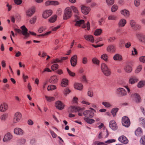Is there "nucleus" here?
Instances as JSON below:
<instances>
[{"mask_svg":"<svg viewBox=\"0 0 145 145\" xmlns=\"http://www.w3.org/2000/svg\"><path fill=\"white\" fill-rule=\"evenodd\" d=\"M71 10L70 8L68 7L65 10L64 14L63 15V19L66 20L70 18L71 16Z\"/></svg>","mask_w":145,"mask_h":145,"instance_id":"5","label":"nucleus"},{"mask_svg":"<svg viewBox=\"0 0 145 145\" xmlns=\"http://www.w3.org/2000/svg\"><path fill=\"white\" fill-rule=\"evenodd\" d=\"M136 36L140 42L145 44V35L142 34L138 33L136 34Z\"/></svg>","mask_w":145,"mask_h":145,"instance_id":"16","label":"nucleus"},{"mask_svg":"<svg viewBox=\"0 0 145 145\" xmlns=\"http://www.w3.org/2000/svg\"><path fill=\"white\" fill-rule=\"evenodd\" d=\"M81 80L83 82L86 83L87 82L86 78L84 75H83L82 76L81 78Z\"/></svg>","mask_w":145,"mask_h":145,"instance_id":"62","label":"nucleus"},{"mask_svg":"<svg viewBox=\"0 0 145 145\" xmlns=\"http://www.w3.org/2000/svg\"><path fill=\"white\" fill-rule=\"evenodd\" d=\"M84 119L86 122L89 124H91L95 121V120L93 119H89L87 118H85Z\"/></svg>","mask_w":145,"mask_h":145,"instance_id":"39","label":"nucleus"},{"mask_svg":"<svg viewBox=\"0 0 145 145\" xmlns=\"http://www.w3.org/2000/svg\"><path fill=\"white\" fill-rule=\"evenodd\" d=\"M115 47L113 45H109L106 48V51L108 52H115Z\"/></svg>","mask_w":145,"mask_h":145,"instance_id":"23","label":"nucleus"},{"mask_svg":"<svg viewBox=\"0 0 145 145\" xmlns=\"http://www.w3.org/2000/svg\"><path fill=\"white\" fill-rule=\"evenodd\" d=\"M102 32V30L101 29H97L94 32V35L95 36L100 35Z\"/></svg>","mask_w":145,"mask_h":145,"instance_id":"40","label":"nucleus"},{"mask_svg":"<svg viewBox=\"0 0 145 145\" xmlns=\"http://www.w3.org/2000/svg\"><path fill=\"white\" fill-rule=\"evenodd\" d=\"M58 81V77L56 75H54L51 76L49 80L50 82L52 84H55Z\"/></svg>","mask_w":145,"mask_h":145,"instance_id":"20","label":"nucleus"},{"mask_svg":"<svg viewBox=\"0 0 145 145\" xmlns=\"http://www.w3.org/2000/svg\"><path fill=\"white\" fill-rule=\"evenodd\" d=\"M67 71L69 74L72 76H74L75 75V73L71 71L68 69H67Z\"/></svg>","mask_w":145,"mask_h":145,"instance_id":"56","label":"nucleus"},{"mask_svg":"<svg viewBox=\"0 0 145 145\" xmlns=\"http://www.w3.org/2000/svg\"><path fill=\"white\" fill-rule=\"evenodd\" d=\"M145 85V81L141 80L137 84V87L138 88H141Z\"/></svg>","mask_w":145,"mask_h":145,"instance_id":"37","label":"nucleus"},{"mask_svg":"<svg viewBox=\"0 0 145 145\" xmlns=\"http://www.w3.org/2000/svg\"><path fill=\"white\" fill-rule=\"evenodd\" d=\"M55 106L57 108L60 110L63 109L65 106L63 103L60 101H57L56 102Z\"/></svg>","mask_w":145,"mask_h":145,"instance_id":"18","label":"nucleus"},{"mask_svg":"<svg viewBox=\"0 0 145 145\" xmlns=\"http://www.w3.org/2000/svg\"><path fill=\"white\" fill-rule=\"evenodd\" d=\"M14 132L16 135H23L24 134V130L20 128L16 127L14 129Z\"/></svg>","mask_w":145,"mask_h":145,"instance_id":"10","label":"nucleus"},{"mask_svg":"<svg viewBox=\"0 0 145 145\" xmlns=\"http://www.w3.org/2000/svg\"><path fill=\"white\" fill-rule=\"evenodd\" d=\"M118 140L120 142L124 144H127L128 142L127 138L124 135L118 138Z\"/></svg>","mask_w":145,"mask_h":145,"instance_id":"19","label":"nucleus"},{"mask_svg":"<svg viewBox=\"0 0 145 145\" xmlns=\"http://www.w3.org/2000/svg\"><path fill=\"white\" fill-rule=\"evenodd\" d=\"M139 123L140 125L142 127L145 128V118H141L139 119Z\"/></svg>","mask_w":145,"mask_h":145,"instance_id":"32","label":"nucleus"},{"mask_svg":"<svg viewBox=\"0 0 145 145\" xmlns=\"http://www.w3.org/2000/svg\"><path fill=\"white\" fill-rule=\"evenodd\" d=\"M7 109V105L6 103L1 104L0 105V111L2 112L5 111Z\"/></svg>","mask_w":145,"mask_h":145,"instance_id":"25","label":"nucleus"},{"mask_svg":"<svg viewBox=\"0 0 145 145\" xmlns=\"http://www.w3.org/2000/svg\"><path fill=\"white\" fill-rule=\"evenodd\" d=\"M52 14V11L51 10H46L44 11L42 16L44 18H47L50 16Z\"/></svg>","mask_w":145,"mask_h":145,"instance_id":"12","label":"nucleus"},{"mask_svg":"<svg viewBox=\"0 0 145 145\" xmlns=\"http://www.w3.org/2000/svg\"><path fill=\"white\" fill-rule=\"evenodd\" d=\"M109 127L113 130H115L117 129V126L115 121L114 120L111 121L109 124Z\"/></svg>","mask_w":145,"mask_h":145,"instance_id":"17","label":"nucleus"},{"mask_svg":"<svg viewBox=\"0 0 145 145\" xmlns=\"http://www.w3.org/2000/svg\"><path fill=\"white\" fill-rule=\"evenodd\" d=\"M26 142V140L24 138H21L18 140V143L20 145L24 144Z\"/></svg>","mask_w":145,"mask_h":145,"instance_id":"44","label":"nucleus"},{"mask_svg":"<svg viewBox=\"0 0 145 145\" xmlns=\"http://www.w3.org/2000/svg\"><path fill=\"white\" fill-rule=\"evenodd\" d=\"M45 97L46 100L49 102L53 101L55 99L54 98V97H50L45 96Z\"/></svg>","mask_w":145,"mask_h":145,"instance_id":"50","label":"nucleus"},{"mask_svg":"<svg viewBox=\"0 0 145 145\" xmlns=\"http://www.w3.org/2000/svg\"><path fill=\"white\" fill-rule=\"evenodd\" d=\"M101 69L102 72L106 76H108L110 75L111 72L110 69L105 64L103 63L101 64Z\"/></svg>","mask_w":145,"mask_h":145,"instance_id":"3","label":"nucleus"},{"mask_svg":"<svg viewBox=\"0 0 145 145\" xmlns=\"http://www.w3.org/2000/svg\"><path fill=\"white\" fill-rule=\"evenodd\" d=\"M131 97L133 100L137 103H139L140 101V97L138 94L135 93L131 95Z\"/></svg>","mask_w":145,"mask_h":145,"instance_id":"9","label":"nucleus"},{"mask_svg":"<svg viewBox=\"0 0 145 145\" xmlns=\"http://www.w3.org/2000/svg\"><path fill=\"white\" fill-rule=\"evenodd\" d=\"M113 58L114 59L115 61H120L122 59V56L120 55L117 54L114 55Z\"/></svg>","mask_w":145,"mask_h":145,"instance_id":"36","label":"nucleus"},{"mask_svg":"<svg viewBox=\"0 0 145 145\" xmlns=\"http://www.w3.org/2000/svg\"><path fill=\"white\" fill-rule=\"evenodd\" d=\"M125 46L126 48H129L131 46V43L129 42H127L125 44Z\"/></svg>","mask_w":145,"mask_h":145,"instance_id":"54","label":"nucleus"},{"mask_svg":"<svg viewBox=\"0 0 145 145\" xmlns=\"http://www.w3.org/2000/svg\"><path fill=\"white\" fill-rule=\"evenodd\" d=\"M54 60L52 62V63H54L51 66V69L53 71H54L57 69L58 67V65L56 63H53Z\"/></svg>","mask_w":145,"mask_h":145,"instance_id":"42","label":"nucleus"},{"mask_svg":"<svg viewBox=\"0 0 145 145\" xmlns=\"http://www.w3.org/2000/svg\"><path fill=\"white\" fill-rule=\"evenodd\" d=\"M116 19V16L115 15H110L108 17V19L109 20H115Z\"/></svg>","mask_w":145,"mask_h":145,"instance_id":"43","label":"nucleus"},{"mask_svg":"<svg viewBox=\"0 0 145 145\" xmlns=\"http://www.w3.org/2000/svg\"><path fill=\"white\" fill-rule=\"evenodd\" d=\"M68 80L67 79H64L62 80L61 83L62 86L64 87L66 86L68 84Z\"/></svg>","mask_w":145,"mask_h":145,"instance_id":"33","label":"nucleus"},{"mask_svg":"<svg viewBox=\"0 0 145 145\" xmlns=\"http://www.w3.org/2000/svg\"><path fill=\"white\" fill-rule=\"evenodd\" d=\"M140 142L142 144H145V136H143L141 137Z\"/></svg>","mask_w":145,"mask_h":145,"instance_id":"51","label":"nucleus"},{"mask_svg":"<svg viewBox=\"0 0 145 145\" xmlns=\"http://www.w3.org/2000/svg\"><path fill=\"white\" fill-rule=\"evenodd\" d=\"M108 57V55L105 54L102 55L101 56V58L102 59H103L106 61H107Z\"/></svg>","mask_w":145,"mask_h":145,"instance_id":"49","label":"nucleus"},{"mask_svg":"<svg viewBox=\"0 0 145 145\" xmlns=\"http://www.w3.org/2000/svg\"><path fill=\"white\" fill-rule=\"evenodd\" d=\"M50 132L53 138H55L56 137V134L52 130H50Z\"/></svg>","mask_w":145,"mask_h":145,"instance_id":"64","label":"nucleus"},{"mask_svg":"<svg viewBox=\"0 0 145 145\" xmlns=\"http://www.w3.org/2000/svg\"><path fill=\"white\" fill-rule=\"evenodd\" d=\"M130 24L131 26V27L133 28L135 26V25H136V23L135 21L133 20H131L130 21Z\"/></svg>","mask_w":145,"mask_h":145,"instance_id":"59","label":"nucleus"},{"mask_svg":"<svg viewBox=\"0 0 145 145\" xmlns=\"http://www.w3.org/2000/svg\"><path fill=\"white\" fill-rule=\"evenodd\" d=\"M36 17L35 16L34 17L32 18L30 21V22L31 24H34L35 22H36Z\"/></svg>","mask_w":145,"mask_h":145,"instance_id":"57","label":"nucleus"},{"mask_svg":"<svg viewBox=\"0 0 145 145\" xmlns=\"http://www.w3.org/2000/svg\"><path fill=\"white\" fill-rule=\"evenodd\" d=\"M142 130L140 127L138 128L135 131V133L137 136H139L142 135Z\"/></svg>","mask_w":145,"mask_h":145,"instance_id":"34","label":"nucleus"},{"mask_svg":"<svg viewBox=\"0 0 145 145\" xmlns=\"http://www.w3.org/2000/svg\"><path fill=\"white\" fill-rule=\"evenodd\" d=\"M118 7L117 6L114 5L112 6L111 8V11L112 12L116 11Z\"/></svg>","mask_w":145,"mask_h":145,"instance_id":"58","label":"nucleus"},{"mask_svg":"<svg viewBox=\"0 0 145 145\" xmlns=\"http://www.w3.org/2000/svg\"><path fill=\"white\" fill-rule=\"evenodd\" d=\"M70 92V91L69 89L67 88L64 90L63 93L65 95H66L67 94L69 93Z\"/></svg>","mask_w":145,"mask_h":145,"instance_id":"63","label":"nucleus"},{"mask_svg":"<svg viewBox=\"0 0 145 145\" xmlns=\"http://www.w3.org/2000/svg\"><path fill=\"white\" fill-rule=\"evenodd\" d=\"M74 88L79 90H81L83 87V86L82 84L80 83H75L74 84Z\"/></svg>","mask_w":145,"mask_h":145,"instance_id":"31","label":"nucleus"},{"mask_svg":"<svg viewBox=\"0 0 145 145\" xmlns=\"http://www.w3.org/2000/svg\"><path fill=\"white\" fill-rule=\"evenodd\" d=\"M118 110V108H114L112 109L111 112L113 116H114L116 115V113Z\"/></svg>","mask_w":145,"mask_h":145,"instance_id":"41","label":"nucleus"},{"mask_svg":"<svg viewBox=\"0 0 145 145\" xmlns=\"http://www.w3.org/2000/svg\"><path fill=\"white\" fill-rule=\"evenodd\" d=\"M82 27L84 28H87V29L88 30H89L90 29V24L89 22H88L86 24H84L82 26Z\"/></svg>","mask_w":145,"mask_h":145,"instance_id":"48","label":"nucleus"},{"mask_svg":"<svg viewBox=\"0 0 145 145\" xmlns=\"http://www.w3.org/2000/svg\"><path fill=\"white\" fill-rule=\"evenodd\" d=\"M93 63L97 65H99V61L96 58L94 57L92 59Z\"/></svg>","mask_w":145,"mask_h":145,"instance_id":"46","label":"nucleus"},{"mask_svg":"<svg viewBox=\"0 0 145 145\" xmlns=\"http://www.w3.org/2000/svg\"><path fill=\"white\" fill-rule=\"evenodd\" d=\"M134 3L135 5L138 7L140 4V0H135Z\"/></svg>","mask_w":145,"mask_h":145,"instance_id":"60","label":"nucleus"},{"mask_svg":"<svg viewBox=\"0 0 145 145\" xmlns=\"http://www.w3.org/2000/svg\"><path fill=\"white\" fill-rule=\"evenodd\" d=\"M67 57H62L60 59H56L54 60L53 63H56L57 62H61L63 60H65L67 59Z\"/></svg>","mask_w":145,"mask_h":145,"instance_id":"35","label":"nucleus"},{"mask_svg":"<svg viewBox=\"0 0 145 145\" xmlns=\"http://www.w3.org/2000/svg\"><path fill=\"white\" fill-rule=\"evenodd\" d=\"M81 11L82 13L85 15L87 14L90 11V9L89 7L82 6L81 7Z\"/></svg>","mask_w":145,"mask_h":145,"instance_id":"14","label":"nucleus"},{"mask_svg":"<svg viewBox=\"0 0 145 145\" xmlns=\"http://www.w3.org/2000/svg\"><path fill=\"white\" fill-rule=\"evenodd\" d=\"M57 18V16L56 15H54L48 19L49 22L50 23H53L56 21Z\"/></svg>","mask_w":145,"mask_h":145,"instance_id":"38","label":"nucleus"},{"mask_svg":"<svg viewBox=\"0 0 145 145\" xmlns=\"http://www.w3.org/2000/svg\"><path fill=\"white\" fill-rule=\"evenodd\" d=\"M139 60L141 62L145 63V56L140 57L139 58Z\"/></svg>","mask_w":145,"mask_h":145,"instance_id":"53","label":"nucleus"},{"mask_svg":"<svg viewBox=\"0 0 145 145\" xmlns=\"http://www.w3.org/2000/svg\"><path fill=\"white\" fill-rule=\"evenodd\" d=\"M82 63L84 64H86L88 62L87 59L86 57H84L82 59Z\"/></svg>","mask_w":145,"mask_h":145,"instance_id":"61","label":"nucleus"},{"mask_svg":"<svg viewBox=\"0 0 145 145\" xmlns=\"http://www.w3.org/2000/svg\"><path fill=\"white\" fill-rule=\"evenodd\" d=\"M121 14L126 17H129V12L128 10L126 9L122 10L121 11Z\"/></svg>","mask_w":145,"mask_h":145,"instance_id":"30","label":"nucleus"},{"mask_svg":"<svg viewBox=\"0 0 145 145\" xmlns=\"http://www.w3.org/2000/svg\"><path fill=\"white\" fill-rule=\"evenodd\" d=\"M21 30L19 29L15 28L14 30L16 33H18L19 34H22L24 36V39H26L29 36V34L27 32L28 30L24 25H23L20 27Z\"/></svg>","mask_w":145,"mask_h":145,"instance_id":"1","label":"nucleus"},{"mask_svg":"<svg viewBox=\"0 0 145 145\" xmlns=\"http://www.w3.org/2000/svg\"><path fill=\"white\" fill-rule=\"evenodd\" d=\"M122 123L124 127H129L130 124V121L129 118L125 116L123 117L122 119Z\"/></svg>","mask_w":145,"mask_h":145,"instance_id":"6","label":"nucleus"},{"mask_svg":"<svg viewBox=\"0 0 145 145\" xmlns=\"http://www.w3.org/2000/svg\"><path fill=\"white\" fill-rule=\"evenodd\" d=\"M80 110V108H77L74 106H71L68 109V111L69 113L76 112Z\"/></svg>","mask_w":145,"mask_h":145,"instance_id":"15","label":"nucleus"},{"mask_svg":"<svg viewBox=\"0 0 145 145\" xmlns=\"http://www.w3.org/2000/svg\"><path fill=\"white\" fill-rule=\"evenodd\" d=\"M58 2L57 1H48L46 2L45 4L46 6L49 5H58Z\"/></svg>","mask_w":145,"mask_h":145,"instance_id":"26","label":"nucleus"},{"mask_svg":"<svg viewBox=\"0 0 145 145\" xmlns=\"http://www.w3.org/2000/svg\"><path fill=\"white\" fill-rule=\"evenodd\" d=\"M22 118V115L19 112L16 113L14 116L13 121L14 123H16L20 121Z\"/></svg>","mask_w":145,"mask_h":145,"instance_id":"7","label":"nucleus"},{"mask_svg":"<svg viewBox=\"0 0 145 145\" xmlns=\"http://www.w3.org/2000/svg\"><path fill=\"white\" fill-rule=\"evenodd\" d=\"M12 138V136L10 133H8L5 134L3 139L4 142L8 141L10 140Z\"/></svg>","mask_w":145,"mask_h":145,"instance_id":"22","label":"nucleus"},{"mask_svg":"<svg viewBox=\"0 0 145 145\" xmlns=\"http://www.w3.org/2000/svg\"><path fill=\"white\" fill-rule=\"evenodd\" d=\"M71 8L72 9L73 12L75 14L74 15L75 18V21H76V24L75 25L76 26H80V24L84 23V20H80L79 21H76L78 20L80 18V17L78 16L79 12L77 8L74 6H71Z\"/></svg>","mask_w":145,"mask_h":145,"instance_id":"2","label":"nucleus"},{"mask_svg":"<svg viewBox=\"0 0 145 145\" xmlns=\"http://www.w3.org/2000/svg\"><path fill=\"white\" fill-rule=\"evenodd\" d=\"M138 81V79L137 77L135 76H132L129 78V83L133 84L137 83Z\"/></svg>","mask_w":145,"mask_h":145,"instance_id":"8","label":"nucleus"},{"mask_svg":"<svg viewBox=\"0 0 145 145\" xmlns=\"http://www.w3.org/2000/svg\"><path fill=\"white\" fill-rule=\"evenodd\" d=\"M102 104L106 108H109L112 106L109 103L106 102H103L102 103Z\"/></svg>","mask_w":145,"mask_h":145,"instance_id":"45","label":"nucleus"},{"mask_svg":"<svg viewBox=\"0 0 145 145\" xmlns=\"http://www.w3.org/2000/svg\"><path fill=\"white\" fill-rule=\"evenodd\" d=\"M126 23V20L124 19H121L118 23V25L119 27H123Z\"/></svg>","mask_w":145,"mask_h":145,"instance_id":"27","label":"nucleus"},{"mask_svg":"<svg viewBox=\"0 0 145 145\" xmlns=\"http://www.w3.org/2000/svg\"><path fill=\"white\" fill-rule=\"evenodd\" d=\"M84 38L86 40L90 41L91 42H94V38L91 35H85Z\"/></svg>","mask_w":145,"mask_h":145,"instance_id":"29","label":"nucleus"},{"mask_svg":"<svg viewBox=\"0 0 145 145\" xmlns=\"http://www.w3.org/2000/svg\"><path fill=\"white\" fill-rule=\"evenodd\" d=\"M124 70L125 72L130 73L131 72L132 69L130 65H127L125 66L124 68Z\"/></svg>","mask_w":145,"mask_h":145,"instance_id":"24","label":"nucleus"},{"mask_svg":"<svg viewBox=\"0 0 145 145\" xmlns=\"http://www.w3.org/2000/svg\"><path fill=\"white\" fill-rule=\"evenodd\" d=\"M77 58V56L76 55H74L71 57L70 60V62L72 66L74 67L76 65Z\"/></svg>","mask_w":145,"mask_h":145,"instance_id":"11","label":"nucleus"},{"mask_svg":"<svg viewBox=\"0 0 145 145\" xmlns=\"http://www.w3.org/2000/svg\"><path fill=\"white\" fill-rule=\"evenodd\" d=\"M107 4L108 5H112L114 2V0H106Z\"/></svg>","mask_w":145,"mask_h":145,"instance_id":"52","label":"nucleus"},{"mask_svg":"<svg viewBox=\"0 0 145 145\" xmlns=\"http://www.w3.org/2000/svg\"><path fill=\"white\" fill-rule=\"evenodd\" d=\"M90 110H86L84 112V115L87 118H92L94 116V112H96V110L92 108H90Z\"/></svg>","mask_w":145,"mask_h":145,"instance_id":"4","label":"nucleus"},{"mask_svg":"<svg viewBox=\"0 0 145 145\" xmlns=\"http://www.w3.org/2000/svg\"><path fill=\"white\" fill-rule=\"evenodd\" d=\"M35 12V9L34 8H32L28 10L26 12V14L27 16H31Z\"/></svg>","mask_w":145,"mask_h":145,"instance_id":"28","label":"nucleus"},{"mask_svg":"<svg viewBox=\"0 0 145 145\" xmlns=\"http://www.w3.org/2000/svg\"><path fill=\"white\" fill-rule=\"evenodd\" d=\"M109 134V133L108 132L107 129L106 130H104L102 132H101L99 135L98 138H102V136L104 137V138L107 137Z\"/></svg>","mask_w":145,"mask_h":145,"instance_id":"13","label":"nucleus"},{"mask_svg":"<svg viewBox=\"0 0 145 145\" xmlns=\"http://www.w3.org/2000/svg\"><path fill=\"white\" fill-rule=\"evenodd\" d=\"M142 69V66L141 65H139L135 71V73H139Z\"/></svg>","mask_w":145,"mask_h":145,"instance_id":"47","label":"nucleus"},{"mask_svg":"<svg viewBox=\"0 0 145 145\" xmlns=\"http://www.w3.org/2000/svg\"><path fill=\"white\" fill-rule=\"evenodd\" d=\"M116 140L114 139H109L105 141V143L106 144H110L112 142H115Z\"/></svg>","mask_w":145,"mask_h":145,"instance_id":"55","label":"nucleus"},{"mask_svg":"<svg viewBox=\"0 0 145 145\" xmlns=\"http://www.w3.org/2000/svg\"><path fill=\"white\" fill-rule=\"evenodd\" d=\"M117 93L119 95L122 96H125L126 95V91L123 88H119L117 89Z\"/></svg>","mask_w":145,"mask_h":145,"instance_id":"21","label":"nucleus"}]
</instances>
